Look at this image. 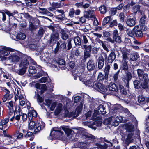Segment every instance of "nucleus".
<instances>
[{
    "instance_id": "obj_36",
    "label": "nucleus",
    "mask_w": 149,
    "mask_h": 149,
    "mask_svg": "<svg viewBox=\"0 0 149 149\" xmlns=\"http://www.w3.org/2000/svg\"><path fill=\"white\" fill-rule=\"evenodd\" d=\"M32 65L29 66L28 72L30 74H33L36 73L37 70L35 66H32Z\"/></svg>"
},
{
    "instance_id": "obj_24",
    "label": "nucleus",
    "mask_w": 149,
    "mask_h": 149,
    "mask_svg": "<svg viewBox=\"0 0 149 149\" xmlns=\"http://www.w3.org/2000/svg\"><path fill=\"white\" fill-rule=\"evenodd\" d=\"M84 15L86 17V19L92 18L93 17V15H92L93 11L89 9L87 10H85L83 11Z\"/></svg>"
},
{
    "instance_id": "obj_18",
    "label": "nucleus",
    "mask_w": 149,
    "mask_h": 149,
    "mask_svg": "<svg viewBox=\"0 0 149 149\" xmlns=\"http://www.w3.org/2000/svg\"><path fill=\"white\" fill-rule=\"evenodd\" d=\"M9 121L8 118H6L4 119H2L0 121V130H4L7 126V123Z\"/></svg>"
},
{
    "instance_id": "obj_17",
    "label": "nucleus",
    "mask_w": 149,
    "mask_h": 149,
    "mask_svg": "<svg viewBox=\"0 0 149 149\" xmlns=\"http://www.w3.org/2000/svg\"><path fill=\"white\" fill-rule=\"evenodd\" d=\"M129 65L128 64L127 61H122L120 67V70L121 71L123 70L125 72H128L129 70Z\"/></svg>"
},
{
    "instance_id": "obj_4",
    "label": "nucleus",
    "mask_w": 149,
    "mask_h": 149,
    "mask_svg": "<svg viewBox=\"0 0 149 149\" xmlns=\"http://www.w3.org/2000/svg\"><path fill=\"white\" fill-rule=\"evenodd\" d=\"M149 82L148 74L147 73H145L142 79H140L139 80H135L134 81V86L135 89L142 91L148 88Z\"/></svg>"
},
{
    "instance_id": "obj_41",
    "label": "nucleus",
    "mask_w": 149,
    "mask_h": 149,
    "mask_svg": "<svg viewBox=\"0 0 149 149\" xmlns=\"http://www.w3.org/2000/svg\"><path fill=\"white\" fill-rule=\"evenodd\" d=\"M141 6L139 4L135 5L133 7L132 9L134 13L136 14L138 12L140 11Z\"/></svg>"
},
{
    "instance_id": "obj_43",
    "label": "nucleus",
    "mask_w": 149,
    "mask_h": 149,
    "mask_svg": "<svg viewBox=\"0 0 149 149\" xmlns=\"http://www.w3.org/2000/svg\"><path fill=\"white\" fill-rule=\"evenodd\" d=\"M96 145L97 146V147L98 148V149H107L108 147V145L105 143H104L103 145L97 143Z\"/></svg>"
},
{
    "instance_id": "obj_38",
    "label": "nucleus",
    "mask_w": 149,
    "mask_h": 149,
    "mask_svg": "<svg viewBox=\"0 0 149 149\" xmlns=\"http://www.w3.org/2000/svg\"><path fill=\"white\" fill-rule=\"evenodd\" d=\"M26 36L24 33H18L16 36V38L19 40H23L25 39Z\"/></svg>"
},
{
    "instance_id": "obj_54",
    "label": "nucleus",
    "mask_w": 149,
    "mask_h": 149,
    "mask_svg": "<svg viewBox=\"0 0 149 149\" xmlns=\"http://www.w3.org/2000/svg\"><path fill=\"white\" fill-rule=\"evenodd\" d=\"M113 39L114 40V42L115 41L116 42L120 43L122 41L121 37L119 35L113 37Z\"/></svg>"
},
{
    "instance_id": "obj_48",
    "label": "nucleus",
    "mask_w": 149,
    "mask_h": 149,
    "mask_svg": "<svg viewBox=\"0 0 149 149\" xmlns=\"http://www.w3.org/2000/svg\"><path fill=\"white\" fill-rule=\"evenodd\" d=\"M25 17L28 19L29 22L34 21V19L28 13H24Z\"/></svg>"
},
{
    "instance_id": "obj_31",
    "label": "nucleus",
    "mask_w": 149,
    "mask_h": 149,
    "mask_svg": "<svg viewBox=\"0 0 149 149\" xmlns=\"http://www.w3.org/2000/svg\"><path fill=\"white\" fill-rule=\"evenodd\" d=\"M19 67H21V68L19 70H18L17 72L18 74L22 75L26 73L28 68L24 66H19Z\"/></svg>"
},
{
    "instance_id": "obj_44",
    "label": "nucleus",
    "mask_w": 149,
    "mask_h": 149,
    "mask_svg": "<svg viewBox=\"0 0 149 149\" xmlns=\"http://www.w3.org/2000/svg\"><path fill=\"white\" fill-rule=\"evenodd\" d=\"M74 42L76 45H80L81 44V40L80 38L77 36L74 39Z\"/></svg>"
},
{
    "instance_id": "obj_57",
    "label": "nucleus",
    "mask_w": 149,
    "mask_h": 149,
    "mask_svg": "<svg viewBox=\"0 0 149 149\" xmlns=\"http://www.w3.org/2000/svg\"><path fill=\"white\" fill-rule=\"evenodd\" d=\"M29 47L31 49L34 50L36 48L37 45L34 43H30L29 45Z\"/></svg>"
},
{
    "instance_id": "obj_32",
    "label": "nucleus",
    "mask_w": 149,
    "mask_h": 149,
    "mask_svg": "<svg viewBox=\"0 0 149 149\" xmlns=\"http://www.w3.org/2000/svg\"><path fill=\"white\" fill-rule=\"evenodd\" d=\"M35 20L29 22V30L32 31H35L37 28V25H34L33 22H35Z\"/></svg>"
},
{
    "instance_id": "obj_26",
    "label": "nucleus",
    "mask_w": 149,
    "mask_h": 149,
    "mask_svg": "<svg viewBox=\"0 0 149 149\" xmlns=\"http://www.w3.org/2000/svg\"><path fill=\"white\" fill-rule=\"evenodd\" d=\"M47 75L48 77H49L47 73L46 72H44L43 70H41L39 71L38 72V73L35 75L34 77L35 79H38L40 78V77L42 76Z\"/></svg>"
},
{
    "instance_id": "obj_7",
    "label": "nucleus",
    "mask_w": 149,
    "mask_h": 149,
    "mask_svg": "<svg viewBox=\"0 0 149 149\" xmlns=\"http://www.w3.org/2000/svg\"><path fill=\"white\" fill-rule=\"evenodd\" d=\"M105 92L104 95H111L113 93V92H116L118 89L117 86L114 83H110L108 85H105Z\"/></svg>"
},
{
    "instance_id": "obj_50",
    "label": "nucleus",
    "mask_w": 149,
    "mask_h": 149,
    "mask_svg": "<svg viewBox=\"0 0 149 149\" xmlns=\"http://www.w3.org/2000/svg\"><path fill=\"white\" fill-rule=\"evenodd\" d=\"M134 28L132 30H127V33L129 36L131 37H133L134 36Z\"/></svg>"
},
{
    "instance_id": "obj_55",
    "label": "nucleus",
    "mask_w": 149,
    "mask_h": 149,
    "mask_svg": "<svg viewBox=\"0 0 149 149\" xmlns=\"http://www.w3.org/2000/svg\"><path fill=\"white\" fill-rule=\"evenodd\" d=\"M104 79V75L101 72H99L97 77V80L98 81H102Z\"/></svg>"
},
{
    "instance_id": "obj_13",
    "label": "nucleus",
    "mask_w": 149,
    "mask_h": 149,
    "mask_svg": "<svg viewBox=\"0 0 149 149\" xmlns=\"http://www.w3.org/2000/svg\"><path fill=\"white\" fill-rule=\"evenodd\" d=\"M22 54L20 52L16 51L15 53L12 54L11 55L9 56V59H11L13 62H18L20 60V57H19V56H21L20 54Z\"/></svg>"
},
{
    "instance_id": "obj_25",
    "label": "nucleus",
    "mask_w": 149,
    "mask_h": 149,
    "mask_svg": "<svg viewBox=\"0 0 149 149\" xmlns=\"http://www.w3.org/2000/svg\"><path fill=\"white\" fill-rule=\"evenodd\" d=\"M81 110L80 109H78V110L77 111V114H75V113H74V112H70L69 113H65L64 116L65 117H68L70 118L72 117L73 115L74 116H73L74 118H75L78 116L79 115V114Z\"/></svg>"
},
{
    "instance_id": "obj_37",
    "label": "nucleus",
    "mask_w": 149,
    "mask_h": 149,
    "mask_svg": "<svg viewBox=\"0 0 149 149\" xmlns=\"http://www.w3.org/2000/svg\"><path fill=\"white\" fill-rule=\"evenodd\" d=\"M9 24L8 26V27H7V28L6 29L7 31H8L9 32H10L11 30L14 29L17 26V24L15 23H14L12 24H10V22H9Z\"/></svg>"
},
{
    "instance_id": "obj_46",
    "label": "nucleus",
    "mask_w": 149,
    "mask_h": 149,
    "mask_svg": "<svg viewBox=\"0 0 149 149\" xmlns=\"http://www.w3.org/2000/svg\"><path fill=\"white\" fill-rule=\"evenodd\" d=\"M99 10L100 11L101 13L105 14L107 11L106 7L104 5L101 6L99 8Z\"/></svg>"
},
{
    "instance_id": "obj_34",
    "label": "nucleus",
    "mask_w": 149,
    "mask_h": 149,
    "mask_svg": "<svg viewBox=\"0 0 149 149\" xmlns=\"http://www.w3.org/2000/svg\"><path fill=\"white\" fill-rule=\"evenodd\" d=\"M37 92H35V96L37 97V101L38 103H42L44 100V98L41 96L39 94V91H38L37 90Z\"/></svg>"
},
{
    "instance_id": "obj_39",
    "label": "nucleus",
    "mask_w": 149,
    "mask_h": 149,
    "mask_svg": "<svg viewBox=\"0 0 149 149\" xmlns=\"http://www.w3.org/2000/svg\"><path fill=\"white\" fill-rule=\"evenodd\" d=\"M130 59L132 61H135L139 58V56L137 53L132 54L131 56Z\"/></svg>"
},
{
    "instance_id": "obj_62",
    "label": "nucleus",
    "mask_w": 149,
    "mask_h": 149,
    "mask_svg": "<svg viewBox=\"0 0 149 149\" xmlns=\"http://www.w3.org/2000/svg\"><path fill=\"white\" fill-rule=\"evenodd\" d=\"M65 16H62L61 14L59 15H58L55 16L54 18H55L56 19L61 21H63L64 20L63 17Z\"/></svg>"
},
{
    "instance_id": "obj_64",
    "label": "nucleus",
    "mask_w": 149,
    "mask_h": 149,
    "mask_svg": "<svg viewBox=\"0 0 149 149\" xmlns=\"http://www.w3.org/2000/svg\"><path fill=\"white\" fill-rule=\"evenodd\" d=\"M145 132L147 134L149 133V122H147L146 123Z\"/></svg>"
},
{
    "instance_id": "obj_40",
    "label": "nucleus",
    "mask_w": 149,
    "mask_h": 149,
    "mask_svg": "<svg viewBox=\"0 0 149 149\" xmlns=\"http://www.w3.org/2000/svg\"><path fill=\"white\" fill-rule=\"evenodd\" d=\"M137 71L138 77L139 79H142V77L143 78V76L144 74H143L144 71L143 70L138 69L137 70Z\"/></svg>"
},
{
    "instance_id": "obj_61",
    "label": "nucleus",
    "mask_w": 149,
    "mask_h": 149,
    "mask_svg": "<svg viewBox=\"0 0 149 149\" xmlns=\"http://www.w3.org/2000/svg\"><path fill=\"white\" fill-rule=\"evenodd\" d=\"M120 21L121 22H124V14L123 12L120 13L119 15Z\"/></svg>"
},
{
    "instance_id": "obj_49",
    "label": "nucleus",
    "mask_w": 149,
    "mask_h": 149,
    "mask_svg": "<svg viewBox=\"0 0 149 149\" xmlns=\"http://www.w3.org/2000/svg\"><path fill=\"white\" fill-rule=\"evenodd\" d=\"M109 27L112 28L114 26H116L118 25V22L117 20H114L113 21H111L109 24Z\"/></svg>"
},
{
    "instance_id": "obj_23",
    "label": "nucleus",
    "mask_w": 149,
    "mask_h": 149,
    "mask_svg": "<svg viewBox=\"0 0 149 149\" xmlns=\"http://www.w3.org/2000/svg\"><path fill=\"white\" fill-rule=\"evenodd\" d=\"M134 135V134L132 132L128 134L127 138L125 141V143L127 146H128L129 144L132 141H132L133 140V139L132 138Z\"/></svg>"
},
{
    "instance_id": "obj_9",
    "label": "nucleus",
    "mask_w": 149,
    "mask_h": 149,
    "mask_svg": "<svg viewBox=\"0 0 149 149\" xmlns=\"http://www.w3.org/2000/svg\"><path fill=\"white\" fill-rule=\"evenodd\" d=\"M133 75L132 73L128 71L125 72V74L121 78L122 81L126 84L127 88H129V81L132 78Z\"/></svg>"
},
{
    "instance_id": "obj_47",
    "label": "nucleus",
    "mask_w": 149,
    "mask_h": 149,
    "mask_svg": "<svg viewBox=\"0 0 149 149\" xmlns=\"http://www.w3.org/2000/svg\"><path fill=\"white\" fill-rule=\"evenodd\" d=\"M145 99L143 95H139L138 97V102L140 103H143L145 102Z\"/></svg>"
},
{
    "instance_id": "obj_21",
    "label": "nucleus",
    "mask_w": 149,
    "mask_h": 149,
    "mask_svg": "<svg viewBox=\"0 0 149 149\" xmlns=\"http://www.w3.org/2000/svg\"><path fill=\"white\" fill-rule=\"evenodd\" d=\"M105 109V107L103 105L100 104L97 107V114H105L106 113Z\"/></svg>"
},
{
    "instance_id": "obj_27",
    "label": "nucleus",
    "mask_w": 149,
    "mask_h": 149,
    "mask_svg": "<svg viewBox=\"0 0 149 149\" xmlns=\"http://www.w3.org/2000/svg\"><path fill=\"white\" fill-rule=\"evenodd\" d=\"M5 13L9 16V20L10 19V17L12 16L15 18V17H17L15 16V14H19V13L16 10H14L13 12L11 13L10 11H9L8 10H6L5 11Z\"/></svg>"
},
{
    "instance_id": "obj_29",
    "label": "nucleus",
    "mask_w": 149,
    "mask_h": 149,
    "mask_svg": "<svg viewBox=\"0 0 149 149\" xmlns=\"http://www.w3.org/2000/svg\"><path fill=\"white\" fill-rule=\"evenodd\" d=\"M146 18L147 17L146 15L143 13L142 17L140 18L139 22L140 26H142V28H143V26H145Z\"/></svg>"
},
{
    "instance_id": "obj_52",
    "label": "nucleus",
    "mask_w": 149,
    "mask_h": 149,
    "mask_svg": "<svg viewBox=\"0 0 149 149\" xmlns=\"http://www.w3.org/2000/svg\"><path fill=\"white\" fill-rule=\"evenodd\" d=\"M51 6L52 8L55 9L56 8H58L60 7V3H58L53 2L52 3Z\"/></svg>"
},
{
    "instance_id": "obj_16",
    "label": "nucleus",
    "mask_w": 149,
    "mask_h": 149,
    "mask_svg": "<svg viewBox=\"0 0 149 149\" xmlns=\"http://www.w3.org/2000/svg\"><path fill=\"white\" fill-rule=\"evenodd\" d=\"M123 122L124 123H126L127 121L129 120L133 121L134 120L135 118L134 117V116L130 112L125 114L123 116Z\"/></svg>"
},
{
    "instance_id": "obj_12",
    "label": "nucleus",
    "mask_w": 149,
    "mask_h": 149,
    "mask_svg": "<svg viewBox=\"0 0 149 149\" xmlns=\"http://www.w3.org/2000/svg\"><path fill=\"white\" fill-rule=\"evenodd\" d=\"M116 58V55L114 51H112L109 55L107 58V56L106 55L105 56L104 60L106 63L111 64Z\"/></svg>"
},
{
    "instance_id": "obj_19",
    "label": "nucleus",
    "mask_w": 149,
    "mask_h": 149,
    "mask_svg": "<svg viewBox=\"0 0 149 149\" xmlns=\"http://www.w3.org/2000/svg\"><path fill=\"white\" fill-rule=\"evenodd\" d=\"M127 19L126 23L127 25L129 26L132 27L135 25L136 24V18L135 17L131 18L130 17L128 16Z\"/></svg>"
},
{
    "instance_id": "obj_51",
    "label": "nucleus",
    "mask_w": 149,
    "mask_h": 149,
    "mask_svg": "<svg viewBox=\"0 0 149 149\" xmlns=\"http://www.w3.org/2000/svg\"><path fill=\"white\" fill-rule=\"evenodd\" d=\"M75 55L76 56H81L80 52L78 48H76L75 49V51L73 52H72V55H71V56H72L73 57Z\"/></svg>"
},
{
    "instance_id": "obj_63",
    "label": "nucleus",
    "mask_w": 149,
    "mask_h": 149,
    "mask_svg": "<svg viewBox=\"0 0 149 149\" xmlns=\"http://www.w3.org/2000/svg\"><path fill=\"white\" fill-rule=\"evenodd\" d=\"M48 79L47 77H43L40 78L39 80V81L40 83H45L47 81Z\"/></svg>"
},
{
    "instance_id": "obj_60",
    "label": "nucleus",
    "mask_w": 149,
    "mask_h": 149,
    "mask_svg": "<svg viewBox=\"0 0 149 149\" xmlns=\"http://www.w3.org/2000/svg\"><path fill=\"white\" fill-rule=\"evenodd\" d=\"M44 32L45 31L43 28H40L38 33V36L41 37L42 36Z\"/></svg>"
},
{
    "instance_id": "obj_2",
    "label": "nucleus",
    "mask_w": 149,
    "mask_h": 149,
    "mask_svg": "<svg viewBox=\"0 0 149 149\" xmlns=\"http://www.w3.org/2000/svg\"><path fill=\"white\" fill-rule=\"evenodd\" d=\"M104 65V58L102 56H99L97 59L90 58L87 64V70L89 71L94 70L102 69Z\"/></svg>"
},
{
    "instance_id": "obj_53",
    "label": "nucleus",
    "mask_w": 149,
    "mask_h": 149,
    "mask_svg": "<svg viewBox=\"0 0 149 149\" xmlns=\"http://www.w3.org/2000/svg\"><path fill=\"white\" fill-rule=\"evenodd\" d=\"M72 41V39L71 38H69L67 40L68 45L67 48L65 50L67 49V50H69L72 48V45L71 43Z\"/></svg>"
},
{
    "instance_id": "obj_33",
    "label": "nucleus",
    "mask_w": 149,
    "mask_h": 149,
    "mask_svg": "<svg viewBox=\"0 0 149 149\" xmlns=\"http://www.w3.org/2000/svg\"><path fill=\"white\" fill-rule=\"evenodd\" d=\"M125 127L127 131L129 132H133L134 130V126L132 124H126L125 125Z\"/></svg>"
},
{
    "instance_id": "obj_45",
    "label": "nucleus",
    "mask_w": 149,
    "mask_h": 149,
    "mask_svg": "<svg viewBox=\"0 0 149 149\" xmlns=\"http://www.w3.org/2000/svg\"><path fill=\"white\" fill-rule=\"evenodd\" d=\"M47 87L45 84H42L41 87V91H40V95L42 94L47 90Z\"/></svg>"
},
{
    "instance_id": "obj_20",
    "label": "nucleus",
    "mask_w": 149,
    "mask_h": 149,
    "mask_svg": "<svg viewBox=\"0 0 149 149\" xmlns=\"http://www.w3.org/2000/svg\"><path fill=\"white\" fill-rule=\"evenodd\" d=\"M2 50H1V52L3 51V55L4 56H7L10 54V52H13L15 51L14 49L10 47H8L4 46L3 48H2Z\"/></svg>"
},
{
    "instance_id": "obj_10",
    "label": "nucleus",
    "mask_w": 149,
    "mask_h": 149,
    "mask_svg": "<svg viewBox=\"0 0 149 149\" xmlns=\"http://www.w3.org/2000/svg\"><path fill=\"white\" fill-rule=\"evenodd\" d=\"M119 88L120 90V95L122 97L126 99L125 97L127 96V97L128 95L129 96L127 93V91H128V89L129 88H127L125 85H124L123 86V85L119 84Z\"/></svg>"
},
{
    "instance_id": "obj_1",
    "label": "nucleus",
    "mask_w": 149,
    "mask_h": 149,
    "mask_svg": "<svg viewBox=\"0 0 149 149\" xmlns=\"http://www.w3.org/2000/svg\"><path fill=\"white\" fill-rule=\"evenodd\" d=\"M79 77L80 80L86 85L96 90L103 94H104L105 85H104L102 82L101 83L98 81H96L92 77L88 80H87L86 78L83 77L81 76H79Z\"/></svg>"
},
{
    "instance_id": "obj_58",
    "label": "nucleus",
    "mask_w": 149,
    "mask_h": 149,
    "mask_svg": "<svg viewBox=\"0 0 149 149\" xmlns=\"http://www.w3.org/2000/svg\"><path fill=\"white\" fill-rule=\"evenodd\" d=\"M124 100H127L128 102H133V104L135 103L136 102V101L134 97H133L132 98H128L127 99H124Z\"/></svg>"
},
{
    "instance_id": "obj_8",
    "label": "nucleus",
    "mask_w": 149,
    "mask_h": 149,
    "mask_svg": "<svg viewBox=\"0 0 149 149\" xmlns=\"http://www.w3.org/2000/svg\"><path fill=\"white\" fill-rule=\"evenodd\" d=\"M64 133L63 131L53 128L51 130L49 135V139H59L63 136Z\"/></svg>"
},
{
    "instance_id": "obj_6",
    "label": "nucleus",
    "mask_w": 149,
    "mask_h": 149,
    "mask_svg": "<svg viewBox=\"0 0 149 149\" xmlns=\"http://www.w3.org/2000/svg\"><path fill=\"white\" fill-rule=\"evenodd\" d=\"M36 64V62L30 56L21 54L19 66H24L28 68L29 66Z\"/></svg>"
},
{
    "instance_id": "obj_59",
    "label": "nucleus",
    "mask_w": 149,
    "mask_h": 149,
    "mask_svg": "<svg viewBox=\"0 0 149 149\" xmlns=\"http://www.w3.org/2000/svg\"><path fill=\"white\" fill-rule=\"evenodd\" d=\"M63 130L64 131L65 133L68 135H70V134H71L72 132L73 131L72 129L68 128H65L63 129Z\"/></svg>"
},
{
    "instance_id": "obj_30",
    "label": "nucleus",
    "mask_w": 149,
    "mask_h": 149,
    "mask_svg": "<svg viewBox=\"0 0 149 149\" xmlns=\"http://www.w3.org/2000/svg\"><path fill=\"white\" fill-rule=\"evenodd\" d=\"M112 19L111 16H107L105 17L102 22V25L104 26L106 24H109L110 22L112 21Z\"/></svg>"
},
{
    "instance_id": "obj_5",
    "label": "nucleus",
    "mask_w": 149,
    "mask_h": 149,
    "mask_svg": "<svg viewBox=\"0 0 149 149\" xmlns=\"http://www.w3.org/2000/svg\"><path fill=\"white\" fill-rule=\"evenodd\" d=\"M45 126V123L42 121L31 120L28 122V129L32 130H34L33 133L37 134L40 131L42 130Z\"/></svg>"
},
{
    "instance_id": "obj_42",
    "label": "nucleus",
    "mask_w": 149,
    "mask_h": 149,
    "mask_svg": "<svg viewBox=\"0 0 149 149\" xmlns=\"http://www.w3.org/2000/svg\"><path fill=\"white\" fill-rule=\"evenodd\" d=\"M121 105L120 104H115L112 106L111 109L114 111L119 110L121 109Z\"/></svg>"
},
{
    "instance_id": "obj_28",
    "label": "nucleus",
    "mask_w": 149,
    "mask_h": 149,
    "mask_svg": "<svg viewBox=\"0 0 149 149\" xmlns=\"http://www.w3.org/2000/svg\"><path fill=\"white\" fill-rule=\"evenodd\" d=\"M61 37V38L64 40H66L69 37L68 34L66 32L64 29H62L60 32Z\"/></svg>"
},
{
    "instance_id": "obj_22",
    "label": "nucleus",
    "mask_w": 149,
    "mask_h": 149,
    "mask_svg": "<svg viewBox=\"0 0 149 149\" xmlns=\"http://www.w3.org/2000/svg\"><path fill=\"white\" fill-rule=\"evenodd\" d=\"M121 52L122 54V61H127V60L128 58L127 56L128 55V54L127 52V49L126 48H123L121 50Z\"/></svg>"
},
{
    "instance_id": "obj_14",
    "label": "nucleus",
    "mask_w": 149,
    "mask_h": 149,
    "mask_svg": "<svg viewBox=\"0 0 149 149\" xmlns=\"http://www.w3.org/2000/svg\"><path fill=\"white\" fill-rule=\"evenodd\" d=\"M134 34L137 38H141L143 36V31L141 30V28H139L138 25H136L134 27Z\"/></svg>"
},
{
    "instance_id": "obj_35",
    "label": "nucleus",
    "mask_w": 149,
    "mask_h": 149,
    "mask_svg": "<svg viewBox=\"0 0 149 149\" xmlns=\"http://www.w3.org/2000/svg\"><path fill=\"white\" fill-rule=\"evenodd\" d=\"M24 136L26 138L30 137L29 140L30 141L33 140L35 137L34 135L32 132H28L24 135Z\"/></svg>"
},
{
    "instance_id": "obj_11",
    "label": "nucleus",
    "mask_w": 149,
    "mask_h": 149,
    "mask_svg": "<svg viewBox=\"0 0 149 149\" xmlns=\"http://www.w3.org/2000/svg\"><path fill=\"white\" fill-rule=\"evenodd\" d=\"M84 48V59L86 60L91 56V52L92 50V47L91 45H83Z\"/></svg>"
},
{
    "instance_id": "obj_3",
    "label": "nucleus",
    "mask_w": 149,
    "mask_h": 149,
    "mask_svg": "<svg viewBox=\"0 0 149 149\" xmlns=\"http://www.w3.org/2000/svg\"><path fill=\"white\" fill-rule=\"evenodd\" d=\"M59 38V34L58 32H54L51 34L50 43L54 45L57 42L56 47L53 51L55 54H57L59 51H63L66 49V44L65 42L60 44L59 42H58Z\"/></svg>"
},
{
    "instance_id": "obj_15",
    "label": "nucleus",
    "mask_w": 149,
    "mask_h": 149,
    "mask_svg": "<svg viewBox=\"0 0 149 149\" xmlns=\"http://www.w3.org/2000/svg\"><path fill=\"white\" fill-rule=\"evenodd\" d=\"M80 10L78 8L75 10L73 8H72L70 9L68 15L71 17L72 18L74 17L75 15H79L81 13Z\"/></svg>"
},
{
    "instance_id": "obj_56",
    "label": "nucleus",
    "mask_w": 149,
    "mask_h": 149,
    "mask_svg": "<svg viewBox=\"0 0 149 149\" xmlns=\"http://www.w3.org/2000/svg\"><path fill=\"white\" fill-rule=\"evenodd\" d=\"M117 10L115 8H113L109 11V13L111 15H114L117 13Z\"/></svg>"
}]
</instances>
